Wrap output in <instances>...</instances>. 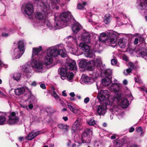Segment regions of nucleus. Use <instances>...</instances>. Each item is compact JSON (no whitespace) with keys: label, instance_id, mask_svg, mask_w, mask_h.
Listing matches in <instances>:
<instances>
[{"label":"nucleus","instance_id":"39448f33","mask_svg":"<svg viewBox=\"0 0 147 147\" xmlns=\"http://www.w3.org/2000/svg\"><path fill=\"white\" fill-rule=\"evenodd\" d=\"M92 131L90 129L87 128L81 135V140L82 143H86L87 144H89L91 141V135Z\"/></svg>","mask_w":147,"mask_h":147},{"label":"nucleus","instance_id":"79ce46f5","mask_svg":"<svg viewBox=\"0 0 147 147\" xmlns=\"http://www.w3.org/2000/svg\"><path fill=\"white\" fill-rule=\"evenodd\" d=\"M141 55L142 57L144 58L145 59H147V51H142L140 52Z\"/></svg>","mask_w":147,"mask_h":147},{"label":"nucleus","instance_id":"9d476101","mask_svg":"<svg viewBox=\"0 0 147 147\" xmlns=\"http://www.w3.org/2000/svg\"><path fill=\"white\" fill-rule=\"evenodd\" d=\"M94 64L95 63L92 61L87 62L85 59H82L80 61L79 66L82 68H84L86 67L88 69L92 70Z\"/></svg>","mask_w":147,"mask_h":147},{"label":"nucleus","instance_id":"e2e57ef3","mask_svg":"<svg viewBox=\"0 0 147 147\" xmlns=\"http://www.w3.org/2000/svg\"><path fill=\"white\" fill-rule=\"evenodd\" d=\"M77 130H78V129H77L75 128H73V127L72 126V127L71 128V132L72 133H74Z\"/></svg>","mask_w":147,"mask_h":147},{"label":"nucleus","instance_id":"603ef678","mask_svg":"<svg viewBox=\"0 0 147 147\" xmlns=\"http://www.w3.org/2000/svg\"><path fill=\"white\" fill-rule=\"evenodd\" d=\"M21 106L22 107L25 108V109H28V107H29V109H32V108L33 107V106L32 104H30V105H28V106H22L21 105Z\"/></svg>","mask_w":147,"mask_h":147},{"label":"nucleus","instance_id":"f8f14e48","mask_svg":"<svg viewBox=\"0 0 147 147\" xmlns=\"http://www.w3.org/2000/svg\"><path fill=\"white\" fill-rule=\"evenodd\" d=\"M42 48L41 47L39 46L37 48H33L32 53V59L37 58H41V56H40L38 54L42 51Z\"/></svg>","mask_w":147,"mask_h":147},{"label":"nucleus","instance_id":"37998d69","mask_svg":"<svg viewBox=\"0 0 147 147\" xmlns=\"http://www.w3.org/2000/svg\"><path fill=\"white\" fill-rule=\"evenodd\" d=\"M30 67L29 65L24 66L23 67L22 70L25 72L28 73L29 71Z\"/></svg>","mask_w":147,"mask_h":147},{"label":"nucleus","instance_id":"58836bf2","mask_svg":"<svg viewBox=\"0 0 147 147\" xmlns=\"http://www.w3.org/2000/svg\"><path fill=\"white\" fill-rule=\"evenodd\" d=\"M73 77V74L72 72H69L67 74L66 78L67 79L70 81L72 79Z\"/></svg>","mask_w":147,"mask_h":147},{"label":"nucleus","instance_id":"bf43d9fd","mask_svg":"<svg viewBox=\"0 0 147 147\" xmlns=\"http://www.w3.org/2000/svg\"><path fill=\"white\" fill-rule=\"evenodd\" d=\"M142 128L141 127H139L136 129V131L138 132H142Z\"/></svg>","mask_w":147,"mask_h":147},{"label":"nucleus","instance_id":"de8ad7c7","mask_svg":"<svg viewBox=\"0 0 147 147\" xmlns=\"http://www.w3.org/2000/svg\"><path fill=\"white\" fill-rule=\"evenodd\" d=\"M86 3L85 2H84L82 4L78 3V8L80 9H83L84 7L86 5Z\"/></svg>","mask_w":147,"mask_h":147},{"label":"nucleus","instance_id":"338daca9","mask_svg":"<svg viewBox=\"0 0 147 147\" xmlns=\"http://www.w3.org/2000/svg\"><path fill=\"white\" fill-rule=\"evenodd\" d=\"M123 59L125 61H127L128 59V57L126 55H124L123 57Z\"/></svg>","mask_w":147,"mask_h":147},{"label":"nucleus","instance_id":"5701e85b","mask_svg":"<svg viewBox=\"0 0 147 147\" xmlns=\"http://www.w3.org/2000/svg\"><path fill=\"white\" fill-rule=\"evenodd\" d=\"M127 41L126 40L122 38L120 39L118 41V45L121 48H124L125 47Z\"/></svg>","mask_w":147,"mask_h":147},{"label":"nucleus","instance_id":"393cba45","mask_svg":"<svg viewBox=\"0 0 147 147\" xmlns=\"http://www.w3.org/2000/svg\"><path fill=\"white\" fill-rule=\"evenodd\" d=\"M59 71H60V74L61 78L64 80L66 78L67 74V71L66 69L61 68L60 69Z\"/></svg>","mask_w":147,"mask_h":147},{"label":"nucleus","instance_id":"b1692460","mask_svg":"<svg viewBox=\"0 0 147 147\" xmlns=\"http://www.w3.org/2000/svg\"><path fill=\"white\" fill-rule=\"evenodd\" d=\"M7 113L0 111V125L4 124L5 122Z\"/></svg>","mask_w":147,"mask_h":147},{"label":"nucleus","instance_id":"c85d7f7f","mask_svg":"<svg viewBox=\"0 0 147 147\" xmlns=\"http://www.w3.org/2000/svg\"><path fill=\"white\" fill-rule=\"evenodd\" d=\"M81 124V119L78 118L72 126L73 127V128H75L78 129H80Z\"/></svg>","mask_w":147,"mask_h":147},{"label":"nucleus","instance_id":"6e6d98bb","mask_svg":"<svg viewBox=\"0 0 147 147\" xmlns=\"http://www.w3.org/2000/svg\"><path fill=\"white\" fill-rule=\"evenodd\" d=\"M10 34L9 33H6L5 32H3L2 34V36L3 37H7L9 36Z\"/></svg>","mask_w":147,"mask_h":147},{"label":"nucleus","instance_id":"423d86ee","mask_svg":"<svg viewBox=\"0 0 147 147\" xmlns=\"http://www.w3.org/2000/svg\"><path fill=\"white\" fill-rule=\"evenodd\" d=\"M110 96V93L108 90H101L98 92L97 98L101 102L109 100Z\"/></svg>","mask_w":147,"mask_h":147},{"label":"nucleus","instance_id":"f3484780","mask_svg":"<svg viewBox=\"0 0 147 147\" xmlns=\"http://www.w3.org/2000/svg\"><path fill=\"white\" fill-rule=\"evenodd\" d=\"M139 3L137 7L140 11L146 9V5H147V0H140L138 1Z\"/></svg>","mask_w":147,"mask_h":147},{"label":"nucleus","instance_id":"774afa93","mask_svg":"<svg viewBox=\"0 0 147 147\" xmlns=\"http://www.w3.org/2000/svg\"><path fill=\"white\" fill-rule=\"evenodd\" d=\"M100 144L99 142H96L95 143L94 145L96 147H98L99 146Z\"/></svg>","mask_w":147,"mask_h":147},{"label":"nucleus","instance_id":"72a5a7b5","mask_svg":"<svg viewBox=\"0 0 147 147\" xmlns=\"http://www.w3.org/2000/svg\"><path fill=\"white\" fill-rule=\"evenodd\" d=\"M111 16L110 14H107L105 15L104 18V21L106 24H109L111 20Z\"/></svg>","mask_w":147,"mask_h":147},{"label":"nucleus","instance_id":"ddd939ff","mask_svg":"<svg viewBox=\"0 0 147 147\" xmlns=\"http://www.w3.org/2000/svg\"><path fill=\"white\" fill-rule=\"evenodd\" d=\"M94 81V78L85 75H82L80 80V82L82 84L86 83L90 84H91Z\"/></svg>","mask_w":147,"mask_h":147},{"label":"nucleus","instance_id":"473e14b6","mask_svg":"<svg viewBox=\"0 0 147 147\" xmlns=\"http://www.w3.org/2000/svg\"><path fill=\"white\" fill-rule=\"evenodd\" d=\"M69 68L72 70H76L77 69L76 62L75 61H73L72 62L69 64Z\"/></svg>","mask_w":147,"mask_h":147},{"label":"nucleus","instance_id":"864d4df0","mask_svg":"<svg viewBox=\"0 0 147 147\" xmlns=\"http://www.w3.org/2000/svg\"><path fill=\"white\" fill-rule=\"evenodd\" d=\"M105 73L107 75L109 76L112 73V71L109 69H107L105 71Z\"/></svg>","mask_w":147,"mask_h":147},{"label":"nucleus","instance_id":"c756f323","mask_svg":"<svg viewBox=\"0 0 147 147\" xmlns=\"http://www.w3.org/2000/svg\"><path fill=\"white\" fill-rule=\"evenodd\" d=\"M129 103L128 100L126 98L122 100L121 102V106L123 108H126L129 106Z\"/></svg>","mask_w":147,"mask_h":147},{"label":"nucleus","instance_id":"69168bd1","mask_svg":"<svg viewBox=\"0 0 147 147\" xmlns=\"http://www.w3.org/2000/svg\"><path fill=\"white\" fill-rule=\"evenodd\" d=\"M0 30L2 32H5V31H8V29L7 28L5 27L3 28H1L0 29Z\"/></svg>","mask_w":147,"mask_h":147},{"label":"nucleus","instance_id":"4c0bfd02","mask_svg":"<svg viewBox=\"0 0 147 147\" xmlns=\"http://www.w3.org/2000/svg\"><path fill=\"white\" fill-rule=\"evenodd\" d=\"M26 44L25 41L24 40H20L19 41L18 43V46L19 45H20V48H23V51H24V45Z\"/></svg>","mask_w":147,"mask_h":147},{"label":"nucleus","instance_id":"e433bc0d","mask_svg":"<svg viewBox=\"0 0 147 147\" xmlns=\"http://www.w3.org/2000/svg\"><path fill=\"white\" fill-rule=\"evenodd\" d=\"M21 77V75L20 73H15L13 76V80L17 81L19 80Z\"/></svg>","mask_w":147,"mask_h":147},{"label":"nucleus","instance_id":"6e6552de","mask_svg":"<svg viewBox=\"0 0 147 147\" xmlns=\"http://www.w3.org/2000/svg\"><path fill=\"white\" fill-rule=\"evenodd\" d=\"M22 11L24 14L30 16L34 12L33 6L31 4L24 3L22 5Z\"/></svg>","mask_w":147,"mask_h":147},{"label":"nucleus","instance_id":"f704fd0d","mask_svg":"<svg viewBox=\"0 0 147 147\" xmlns=\"http://www.w3.org/2000/svg\"><path fill=\"white\" fill-rule=\"evenodd\" d=\"M92 61L94 63H95L94 66H98L100 65L102 63V61L100 58H97L95 59L94 60H92Z\"/></svg>","mask_w":147,"mask_h":147},{"label":"nucleus","instance_id":"aec40b11","mask_svg":"<svg viewBox=\"0 0 147 147\" xmlns=\"http://www.w3.org/2000/svg\"><path fill=\"white\" fill-rule=\"evenodd\" d=\"M36 25L40 26L44 25L45 26H46L48 27L50 29L52 30L53 29V26L51 25L50 20L48 19H45V21L43 22L41 24H38Z\"/></svg>","mask_w":147,"mask_h":147},{"label":"nucleus","instance_id":"1a4fd4ad","mask_svg":"<svg viewBox=\"0 0 147 147\" xmlns=\"http://www.w3.org/2000/svg\"><path fill=\"white\" fill-rule=\"evenodd\" d=\"M79 47L81 49L85 52V54L87 57H95V55L92 52L90 51V47L84 43L80 44Z\"/></svg>","mask_w":147,"mask_h":147},{"label":"nucleus","instance_id":"bb28decb","mask_svg":"<svg viewBox=\"0 0 147 147\" xmlns=\"http://www.w3.org/2000/svg\"><path fill=\"white\" fill-rule=\"evenodd\" d=\"M80 25L78 22L76 23L72 27V29L74 32H77L81 28Z\"/></svg>","mask_w":147,"mask_h":147},{"label":"nucleus","instance_id":"13d9d810","mask_svg":"<svg viewBox=\"0 0 147 147\" xmlns=\"http://www.w3.org/2000/svg\"><path fill=\"white\" fill-rule=\"evenodd\" d=\"M89 98L88 97H86L84 99V102L85 103L87 104L89 101Z\"/></svg>","mask_w":147,"mask_h":147},{"label":"nucleus","instance_id":"49530a36","mask_svg":"<svg viewBox=\"0 0 147 147\" xmlns=\"http://www.w3.org/2000/svg\"><path fill=\"white\" fill-rule=\"evenodd\" d=\"M111 62L112 65H117V66H118L117 65V60L115 57H114L111 60Z\"/></svg>","mask_w":147,"mask_h":147},{"label":"nucleus","instance_id":"f03ea898","mask_svg":"<svg viewBox=\"0 0 147 147\" xmlns=\"http://www.w3.org/2000/svg\"><path fill=\"white\" fill-rule=\"evenodd\" d=\"M31 65L34 71L39 73H42L46 68L45 64L42 61L41 58L32 59Z\"/></svg>","mask_w":147,"mask_h":147},{"label":"nucleus","instance_id":"cd10ccee","mask_svg":"<svg viewBox=\"0 0 147 147\" xmlns=\"http://www.w3.org/2000/svg\"><path fill=\"white\" fill-rule=\"evenodd\" d=\"M119 89V85L117 84H112L109 88V89L110 90L115 92L118 91Z\"/></svg>","mask_w":147,"mask_h":147},{"label":"nucleus","instance_id":"a19ab883","mask_svg":"<svg viewBox=\"0 0 147 147\" xmlns=\"http://www.w3.org/2000/svg\"><path fill=\"white\" fill-rule=\"evenodd\" d=\"M68 39L69 42H70L74 43L76 42L77 39L75 37H74L70 36L68 37Z\"/></svg>","mask_w":147,"mask_h":147},{"label":"nucleus","instance_id":"6ab92c4d","mask_svg":"<svg viewBox=\"0 0 147 147\" xmlns=\"http://www.w3.org/2000/svg\"><path fill=\"white\" fill-rule=\"evenodd\" d=\"M107 34L105 32L100 34L99 37V42H105L109 39Z\"/></svg>","mask_w":147,"mask_h":147},{"label":"nucleus","instance_id":"412c9836","mask_svg":"<svg viewBox=\"0 0 147 147\" xmlns=\"http://www.w3.org/2000/svg\"><path fill=\"white\" fill-rule=\"evenodd\" d=\"M111 82L110 79L108 77L105 78L102 80L101 85L102 88L106 87L109 85Z\"/></svg>","mask_w":147,"mask_h":147},{"label":"nucleus","instance_id":"0e129e2a","mask_svg":"<svg viewBox=\"0 0 147 147\" xmlns=\"http://www.w3.org/2000/svg\"><path fill=\"white\" fill-rule=\"evenodd\" d=\"M135 129L134 127H131L129 128V132L131 133L133 132L134 131Z\"/></svg>","mask_w":147,"mask_h":147},{"label":"nucleus","instance_id":"052dcab7","mask_svg":"<svg viewBox=\"0 0 147 147\" xmlns=\"http://www.w3.org/2000/svg\"><path fill=\"white\" fill-rule=\"evenodd\" d=\"M129 65L130 66L131 68H134L135 67V65L134 64L131 62H129Z\"/></svg>","mask_w":147,"mask_h":147},{"label":"nucleus","instance_id":"5fc2aeb1","mask_svg":"<svg viewBox=\"0 0 147 147\" xmlns=\"http://www.w3.org/2000/svg\"><path fill=\"white\" fill-rule=\"evenodd\" d=\"M68 107L69 109L70 110H76V108L75 107L74 108L70 105L68 104Z\"/></svg>","mask_w":147,"mask_h":147},{"label":"nucleus","instance_id":"09e8293b","mask_svg":"<svg viewBox=\"0 0 147 147\" xmlns=\"http://www.w3.org/2000/svg\"><path fill=\"white\" fill-rule=\"evenodd\" d=\"M95 114L96 115H104L105 113V111H95Z\"/></svg>","mask_w":147,"mask_h":147},{"label":"nucleus","instance_id":"a878e982","mask_svg":"<svg viewBox=\"0 0 147 147\" xmlns=\"http://www.w3.org/2000/svg\"><path fill=\"white\" fill-rule=\"evenodd\" d=\"M54 47L57 48L56 51L57 52V55H60L62 57H65L66 56V54L63 51L62 49H60L58 46V45L56 47Z\"/></svg>","mask_w":147,"mask_h":147},{"label":"nucleus","instance_id":"dca6fc26","mask_svg":"<svg viewBox=\"0 0 147 147\" xmlns=\"http://www.w3.org/2000/svg\"><path fill=\"white\" fill-rule=\"evenodd\" d=\"M81 38L84 42L89 44L90 42V36L89 34L86 32L83 33L81 34Z\"/></svg>","mask_w":147,"mask_h":147},{"label":"nucleus","instance_id":"3c124183","mask_svg":"<svg viewBox=\"0 0 147 147\" xmlns=\"http://www.w3.org/2000/svg\"><path fill=\"white\" fill-rule=\"evenodd\" d=\"M131 72V70L130 68L127 69L124 71V74L125 75H127Z\"/></svg>","mask_w":147,"mask_h":147},{"label":"nucleus","instance_id":"c03bdc74","mask_svg":"<svg viewBox=\"0 0 147 147\" xmlns=\"http://www.w3.org/2000/svg\"><path fill=\"white\" fill-rule=\"evenodd\" d=\"M87 123L90 125H93L96 124V122L94 119H92L90 120H87Z\"/></svg>","mask_w":147,"mask_h":147},{"label":"nucleus","instance_id":"8fccbe9b","mask_svg":"<svg viewBox=\"0 0 147 147\" xmlns=\"http://www.w3.org/2000/svg\"><path fill=\"white\" fill-rule=\"evenodd\" d=\"M116 113V114L117 115L118 117V118L120 119L121 118L123 115H124L123 112L122 111V112L121 113H119L118 111H115Z\"/></svg>","mask_w":147,"mask_h":147},{"label":"nucleus","instance_id":"680f3d73","mask_svg":"<svg viewBox=\"0 0 147 147\" xmlns=\"http://www.w3.org/2000/svg\"><path fill=\"white\" fill-rule=\"evenodd\" d=\"M139 41V39L138 38H135L134 39V44L135 45H136L137 44L138 42Z\"/></svg>","mask_w":147,"mask_h":147},{"label":"nucleus","instance_id":"2f4dec72","mask_svg":"<svg viewBox=\"0 0 147 147\" xmlns=\"http://www.w3.org/2000/svg\"><path fill=\"white\" fill-rule=\"evenodd\" d=\"M58 127L60 129L65 131H67L69 129V126L66 124L63 123L59 124L58 125Z\"/></svg>","mask_w":147,"mask_h":147},{"label":"nucleus","instance_id":"4be33fe9","mask_svg":"<svg viewBox=\"0 0 147 147\" xmlns=\"http://www.w3.org/2000/svg\"><path fill=\"white\" fill-rule=\"evenodd\" d=\"M39 132L33 131L30 133L27 137H26L28 140H31L39 134Z\"/></svg>","mask_w":147,"mask_h":147},{"label":"nucleus","instance_id":"9b49d317","mask_svg":"<svg viewBox=\"0 0 147 147\" xmlns=\"http://www.w3.org/2000/svg\"><path fill=\"white\" fill-rule=\"evenodd\" d=\"M20 45L18 46V48L15 49L13 51L12 55V57L13 58L17 59L20 58L24 53L23 51V48H20Z\"/></svg>","mask_w":147,"mask_h":147},{"label":"nucleus","instance_id":"a211bd4d","mask_svg":"<svg viewBox=\"0 0 147 147\" xmlns=\"http://www.w3.org/2000/svg\"><path fill=\"white\" fill-rule=\"evenodd\" d=\"M54 26H53V29L55 30L62 28L63 27V23L60 20L57 18H55Z\"/></svg>","mask_w":147,"mask_h":147},{"label":"nucleus","instance_id":"4d7b16f0","mask_svg":"<svg viewBox=\"0 0 147 147\" xmlns=\"http://www.w3.org/2000/svg\"><path fill=\"white\" fill-rule=\"evenodd\" d=\"M17 111L18 112V113H20L21 116H22L23 117H24L25 116V113L24 111Z\"/></svg>","mask_w":147,"mask_h":147},{"label":"nucleus","instance_id":"f257e3e1","mask_svg":"<svg viewBox=\"0 0 147 147\" xmlns=\"http://www.w3.org/2000/svg\"><path fill=\"white\" fill-rule=\"evenodd\" d=\"M40 6L42 8V11L35 13V16L36 18L41 22L40 23H42L45 21L46 19V17L50 13H52L53 11L50 9L48 3L42 2L40 4ZM39 23H40V22Z\"/></svg>","mask_w":147,"mask_h":147},{"label":"nucleus","instance_id":"0eeeda50","mask_svg":"<svg viewBox=\"0 0 147 147\" xmlns=\"http://www.w3.org/2000/svg\"><path fill=\"white\" fill-rule=\"evenodd\" d=\"M60 19L63 22L67 23L68 25L71 24V20H73V17L69 11L64 12L59 16Z\"/></svg>","mask_w":147,"mask_h":147},{"label":"nucleus","instance_id":"7c9ffc66","mask_svg":"<svg viewBox=\"0 0 147 147\" xmlns=\"http://www.w3.org/2000/svg\"><path fill=\"white\" fill-rule=\"evenodd\" d=\"M139 42L140 43L139 45V47L140 49V50H142V49H140V48L142 47V49H144L145 48V46L146 44L145 42L144 39V38L142 37H141L139 38Z\"/></svg>","mask_w":147,"mask_h":147},{"label":"nucleus","instance_id":"c9c22d12","mask_svg":"<svg viewBox=\"0 0 147 147\" xmlns=\"http://www.w3.org/2000/svg\"><path fill=\"white\" fill-rule=\"evenodd\" d=\"M107 105L105 104L97 105L96 107L97 110H106L107 109Z\"/></svg>","mask_w":147,"mask_h":147},{"label":"nucleus","instance_id":"a18cd8bd","mask_svg":"<svg viewBox=\"0 0 147 147\" xmlns=\"http://www.w3.org/2000/svg\"><path fill=\"white\" fill-rule=\"evenodd\" d=\"M68 49H69V51L72 53H74L76 52L77 49L73 47H68Z\"/></svg>","mask_w":147,"mask_h":147},{"label":"nucleus","instance_id":"ea45409f","mask_svg":"<svg viewBox=\"0 0 147 147\" xmlns=\"http://www.w3.org/2000/svg\"><path fill=\"white\" fill-rule=\"evenodd\" d=\"M52 96L55 98L57 101H60L61 99L59 97L57 94L56 92L53 91V92Z\"/></svg>","mask_w":147,"mask_h":147},{"label":"nucleus","instance_id":"20e7f679","mask_svg":"<svg viewBox=\"0 0 147 147\" xmlns=\"http://www.w3.org/2000/svg\"><path fill=\"white\" fill-rule=\"evenodd\" d=\"M57 48L54 47H51L47 49L45 51L46 53L44 60V63L49 65L53 61V57L57 55L56 50Z\"/></svg>","mask_w":147,"mask_h":147},{"label":"nucleus","instance_id":"2eb2a0df","mask_svg":"<svg viewBox=\"0 0 147 147\" xmlns=\"http://www.w3.org/2000/svg\"><path fill=\"white\" fill-rule=\"evenodd\" d=\"M30 92V90L28 87H25L23 88H18L15 89V92L16 94L20 95L23 93L24 92Z\"/></svg>","mask_w":147,"mask_h":147},{"label":"nucleus","instance_id":"4468645a","mask_svg":"<svg viewBox=\"0 0 147 147\" xmlns=\"http://www.w3.org/2000/svg\"><path fill=\"white\" fill-rule=\"evenodd\" d=\"M109 36L110 37V45L113 47L114 48L117 46L116 43L117 41L116 36L114 33L111 32Z\"/></svg>","mask_w":147,"mask_h":147},{"label":"nucleus","instance_id":"7ed1b4c3","mask_svg":"<svg viewBox=\"0 0 147 147\" xmlns=\"http://www.w3.org/2000/svg\"><path fill=\"white\" fill-rule=\"evenodd\" d=\"M6 116L8 117V119L7 120V123L9 125H16L18 124L19 122L20 118L18 116V112L17 111L7 112Z\"/></svg>","mask_w":147,"mask_h":147}]
</instances>
